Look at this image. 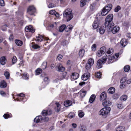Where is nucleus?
<instances>
[{
    "label": "nucleus",
    "instance_id": "1",
    "mask_svg": "<svg viewBox=\"0 0 131 131\" xmlns=\"http://www.w3.org/2000/svg\"><path fill=\"white\" fill-rule=\"evenodd\" d=\"M72 12V10L71 9L68 8L64 12L63 16L66 18L67 21H69L73 17V14Z\"/></svg>",
    "mask_w": 131,
    "mask_h": 131
},
{
    "label": "nucleus",
    "instance_id": "29",
    "mask_svg": "<svg viewBox=\"0 0 131 131\" xmlns=\"http://www.w3.org/2000/svg\"><path fill=\"white\" fill-rule=\"evenodd\" d=\"M31 47L32 48L35 49H37L40 48L39 46L33 42L31 43Z\"/></svg>",
    "mask_w": 131,
    "mask_h": 131
},
{
    "label": "nucleus",
    "instance_id": "20",
    "mask_svg": "<svg viewBox=\"0 0 131 131\" xmlns=\"http://www.w3.org/2000/svg\"><path fill=\"white\" fill-rule=\"evenodd\" d=\"M105 29V27L103 26H102L99 28L98 29H97V32H99L100 33H104Z\"/></svg>",
    "mask_w": 131,
    "mask_h": 131
},
{
    "label": "nucleus",
    "instance_id": "43",
    "mask_svg": "<svg viewBox=\"0 0 131 131\" xmlns=\"http://www.w3.org/2000/svg\"><path fill=\"white\" fill-rule=\"evenodd\" d=\"M17 59L15 56H14L12 59V62L13 64H15L17 61Z\"/></svg>",
    "mask_w": 131,
    "mask_h": 131
},
{
    "label": "nucleus",
    "instance_id": "31",
    "mask_svg": "<svg viewBox=\"0 0 131 131\" xmlns=\"http://www.w3.org/2000/svg\"><path fill=\"white\" fill-rule=\"evenodd\" d=\"M95 97V96L94 95H92L90 97L89 101L91 103H92L94 101Z\"/></svg>",
    "mask_w": 131,
    "mask_h": 131
},
{
    "label": "nucleus",
    "instance_id": "51",
    "mask_svg": "<svg viewBox=\"0 0 131 131\" xmlns=\"http://www.w3.org/2000/svg\"><path fill=\"white\" fill-rule=\"evenodd\" d=\"M91 66L87 63L85 65V68L87 70H89L91 68Z\"/></svg>",
    "mask_w": 131,
    "mask_h": 131
},
{
    "label": "nucleus",
    "instance_id": "3",
    "mask_svg": "<svg viewBox=\"0 0 131 131\" xmlns=\"http://www.w3.org/2000/svg\"><path fill=\"white\" fill-rule=\"evenodd\" d=\"M111 109L110 107H109L103 108L99 111V114L100 115H102L103 117H106L108 113L110 112Z\"/></svg>",
    "mask_w": 131,
    "mask_h": 131
},
{
    "label": "nucleus",
    "instance_id": "59",
    "mask_svg": "<svg viewBox=\"0 0 131 131\" xmlns=\"http://www.w3.org/2000/svg\"><path fill=\"white\" fill-rule=\"evenodd\" d=\"M4 5V3L3 0H0V6H3Z\"/></svg>",
    "mask_w": 131,
    "mask_h": 131
},
{
    "label": "nucleus",
    "instance_id": "14",
    "mask_svg": "<svg viewBox=\"0 0 131 131\" xmlns=\"http://www.w3.org/2000/svg\"><path fill=\"white\" fill-rule=\"evenodd\" d=\"M79 77V74L77 73H73L71 75V80H74L77 79Z\"/></svg>",
    "mask_w": 131,
    "mask_h": 131
},
{
    "label": "nucleus",
    "instance_id": "55",
    "mask_svg": "<svg viewBox=\"0 0 131 131\" xmlns=\"http://www.w3.org/2000/svg\"><path fill=\"white\" fill-rule=\"evenodd\" d=\"M95 4L93 3L92 4H91L90 6V9L91 10H93L95 7Z\"/></svg>",
    "mask_w": 131,
    "mask_h": 131
},
{
    "label": "nucleus",
    "instance_id": "33",
    "mask_svg": "<svg viewBox=\"0 0 131 131\" xmlns=\"http://www.w3.org/2000/svg\"><path fill=\"white\" fill-rule=\"evenodd\" d=\"M107 58V55H106L102 57V63L104 64L105 63Z\"/></svg>",
    "mask_w": 131,
    "mask_h": 131
},
{
    "label": "nucleus",
    "instance_id": "60",
    "mask_svg": "<svg viewBox=\"0 0 131 131\" xmlns=\"http://www.w3.org/2000/svg\"><path fill=\"white\" fill-rule=\"evenodd\" d=\"M61 108L60 107H56L55 108V111L57 112H59L60 111Z\"/></svg>",
    "mask_w": 131,
    "mask_h": 131
},
{
    "label": "nucleus",
    "instance_id": "37",
    "mask_svg": "<svg viewBox=\"0 0 131 131\" xmlns=\"http://www.w3.org/2000/svg\"><path fill=\"white\" fill-rule=\"evenodd\" d=\"M94 59H93L91 58L89 59L87 63L91 66H92L94 63Z\"/></svg>",
    "mask_w": 131,
    "mask_h": 131
},
{
    "label": "nucleus",
    "instance_id": "28",
    "mask_svg": "<svg viewBox=\"0 0 131 131\" xmlns=\"http://www.w3.org/2000/svg\"><path fill=\"white\" fill-rule=\"evenodd\" d=\"M115 91V89L114 88L111 87L108 90V92L110 94H112L114 93Z\"/></svg>",
    "mask_w": 131,
    "mask_h": 131
},
{
    "label": "nucleus",
    "instance_id": "39",
    "mask_svg": "<svg viewBox=\"0 0 131 131\" xmlns=\"http://www.w3.org/2000/svg\"><path fill=\"white\" fill-rule=\"evenodd\" d=\"M106 50V47H103L101 48L100 50V51L103 54H104Z\"/></svg>",
    "mask_w": 131,
    "mask_h": 131
},
{
    "label": "nucleus",
    "instance_id": "27",
    "mask_svg": "<svg viewBox=\"0 0 131 131\" xmlns=\"http://www.w3.org/2000/svg\"><path fill=\"white\" fill-rule=\"evenodd\" d=\"M15 42L17 45L19 46H21L23 43L22 41L18 40H15Z\"/></svg>",
    "mask_w": 131,
    "mask_h": 131
},
{
    "label": "nucleus",
    "instance_id": "45",
    "mask_svg": "<svg viewBox=\"0 0 131 131\" xmlns=\"http://www.w3.org/2000/svg\"><path fill=\"white\" fill-rule=\"evenodd\" d=\"M4 75L5 76L6 78L7 79H9V78L10 74L8 72H5L4 74Z\"/></svg>",
    "mask_w": 131,
    "mask_h": 131
},
{
    "label": "nucleus",
    "instance_id": "38",
    "mask_svg": "<svg viewBox=\"0 0 131 131\" xmlns=\"http://www.w3.org/2000/svg\"><path fill=\"white\" fill-rule=\"evenodd\" d=\"M84 113L82 111L80 110L78 111V115L80 117H82L84 116Z\"/></svg>",
    "mask_w": 131,
    "mask_h": 131
},
{
    "label": "nucleus",
    "instance_id": "7",
    "mask_svg": "<svg viewBox=\"0 0 131 131\" xmlns=\"http://www.w3.org/2000/svg\"><path fill=\"white\" fill-rule=\"evenodd\" d=\"M101 19L100 17L98 15L96 16L95 20L93 24V27L94 29H97L99 24V21Z\"/></svg>",
    "mask_w": 131,
    "mask_h": 131
},
{
    "label": "nucleus",
    "instance_id": "63",
    "mask_svg": "<svg viewBox=\"0 0 131 131\" xmlns=\"http://www.w3.org/2000/svg\"><path fill=\"white\" fill-rule=\"evenodd\" d=\"M18 96L21 97H23L25 96V95L23 93H20L18 94Z\"/></svg>",
    "mask_w": 131,
    "mask_h": 131
},
{
    "label": "nucleus",
    "instance_id": "50",
    "mask_svg": "<svg viewBox=\"0 0 131 131\" xmlns=\"http://www.w3.org/2000/svg\"><path fill=\"white\" fill-rule=\"evenodd\" d=\"M3 117L5 119H7L9 117H11L12 116H10L9 114L6 113H5L3 116Z\"/></svg>",
    "mask_w": 131,
    "mask_h": 131
},
{
    "label": "nucleus",
    "instance_id": "13",
    "mask_svg": "<svg viewBox=\"0 0 131 131\" xmlns=\"http://www.w3.org/2000/svg\"><path fill=\"white\" fill-rule=\"evenodd\" d=\"M90 73L89 72H86L82 76V79L84 81L87 80L90 77Z\"/></svg>",
    "mask_w": 131,
    "mask_h": 131
},
{
    "label": "nucleus",
    "instance_id": "40",
    "mask_svg": "<svg viewBox=\"0 0 131 131\" xmlns=\"http://www.w3.org/2000/svg\"><path fill=\"white\" fill-rule=\"evenodd\" d=\"M29 76L26 73H24L23 75L22 78L23 79L27 80L28 79Z\"/></svg>",
    "mask_w": 131,
    "mask_h": 131
},
{
    "label": "nucleus",
    "instance_id": "10",
    "mask_svg": "<svg viewBox=\"0 0 131 131\" xmlns=\"http://www.w3.org/2000/svg\"><path fill=\"white\" fill-rule=\"evenodd\" d=\"M25 31L26 32H31L34 33L35 31V29L31 25H29L26 26L25 28Z\"/></svg>",
    "mask_w": 131,
    "mask_h": 131
},
{
    "label": "nucleus",
    "instance_id": "18",
    "mask_svg": "<svg viewBox=\"0 0 131 131\" xmlns=\"http://www.w3.org/2000/svg\"><path fill=\"white\" fill-rule=\"evenodd\" d=\"M107 97L106 94L105 92H103L100 96V100L101 101H103L105 100Z\"/></svg>",
    "mask_w": 131,
    "mask_h": 131
},
{
    "label": "nucleus",
    "instance_id": "62",
    "mask_svg": "<svg viewBox=\"0 0 131 131\" xmlns=\"http://www.w3.org/2000/svg\"><path fill=\"white\" fill-rule=\"evenodd\" d=\"M126 35L127 37L129 38H131V33H126Z\"/></svg>",
    "mask_w": 131,
    "mask_h": 131
},
{
    "label": "nucleus",
    "instance_id": "15",
    "mask_svg": "<svg viewBox=\"0 0 131 131\" xmlns=\"http://www.w3.org/2000/svg\"><path fill=\"white\" fill-rule=\"evenodd\" d=\"M43 118L41 116H37L34 119V122L36 123L41 122H42Z\"/></svg>",
    "mask_w": 131,
    "mask_h": 131
},
{
    "label": "nucleus",
    "instance_id": "34",
    "mask_svg": "<svg viewBox=\"0 0 131 131\" xmlns=\"http://www.w3.org/2000/svg\"><path fill=\"white\" fill-rule=\"evenodd\" d=\"M113 49L112 48H110L108 49L106 53L108 55L112 54L113 53Z\"/></svg>",
    "mask_w": 131,
    "mask_h": 131
},
{
    "label": "nucleus",
    "instance_id": "52",
    "mask_svg": "<svg viewBox=\"0 0 131 131\" xmlns=\"http://www.w3.org/2000/svg\"><path fill=\"white\" fill-rule=\"evenodd\" d=\"M96 77L97 78H101V74L100 72H98L95 74Z\"/></svg>",
    "mask_w": 131,
    "mask_h": 131
},
{
    "label": "nucleus",
    "instance_id": "58",
    "mask_svg": "<svg viewBox=\"0 0 131 131\" xmlns=\"http://www.w3.org/2000/svg\"><path fill=\"white\" fill-rule=\"evenodd\" d=\"M47 65V62H43L42 64V66H44V67L43 68V69H44L46 68V66Z\"/></svg>",
    "mask_w": 131,
    "mask_h": 131
},
{
    "label": "nucleus",
    "instance_id": "57",
    "mask_svg": "<svg viewBox=\"0 0 131 131\" xmlns=\"http://www.w3.org/2000/svg\"><path fill=\"white\" fill-rule=\"evenodd\" d=\"M96 54L98 57H100L101 56L102 54H103L101 52L100 50H99L97 51Z\"/></svg>",
    "mask_w": 131,
    "mask_h": 131
},
{
    "label": "nucleus",
    "instance_id": "5",
    "mask_svg": "<svg viewBox=\"0 0 131 131\" xmlns=\"http://www.w3.org/2000/svg\"><path fill=\"white\" fill-rule=\"evenodd\" d=\"M112 7L111 4H109L104 7L101 13L102 15L103 16L106 15L112 9Z\"/></svg>",
    "mask_w": 131,
    "mask_h": 131
},
{
    "label": "nucleus",
    "instance_id": "36",
    "mask_svg": "<svg viewBox=\"0 0 131 131\" xmlns=\"http://www.w3.org/2000/svg\"><path fill=\"white\" fill-rule=\"evenodd\" d=\"M87 2L86 0H81L80 1V6L81 7H83L86 4V2Z\"/></svg>",
    "mask_w": 131,
    "mask_h": 131
},
{
    "label": "nucleus",
    "instance_id": "48",
    "mask_svg": "<svg viewBox=\"0 0 131 131\" xmlns=\"http://www.w3.org/2000/svg\"><path fill=\"white\" fill-rule=\"evenodd\" d=\"M121 7L119 5H118L114 9V11L115 12H118L119 10L121 9Z\"/></svg>",
    "mask_w": 131,
    "mask_h": 131
},
{
    "label": "nucleus",
    "instance_id": "24",
    "mask_svg": "<svg viewBox=\"0 0 131 131\" xmlns=\"http://www.w3.org/2000/svg\"><path fill=\"white\" fill-rule=\"evenodd\" d=\"M120 43L122 47H124L127 44V42L125 39H122Z\"/></svg>",
    "mask_w": 131,
    "mask_h": 131
},
{
    "label": "nucleus",
    "instance_id": "17",
    "mask_svg": "<svg viewBox=\"0 0 131 131\" xmlns=\"http://www.w3.org/2000/svg\"><path fill=\"white\" fill-rule=\"evenodd\" d=\"M6 61V58L5 57H2L0 59V62L1 64L2 65H4L5 64Z\"/></svg>",
    "mask_w": 131,
    "mask_h": 131
},
{
    "label": "nucleus",
    "instance_id": "47",
    "mask_svg": "<svg viewBox=\"0 0 131 131\" xmlns=\"http://www.w3.org/2000/svg\"><path fill=\"white\" fill-rule=\"evenodd\" d=\"M86 127L84 126H82L80 128L79 131H86Z\"/></svg>",
    "mask_w": 131,
    "mask_h": 131
},
{
    "label": "nucleus",
    "instance_id": "54",
    "mask_svg": "<svg viewBox=\"0 0 131 131\" xmlns=\"http://www.w3.org/2000/svg\"><path fill=\"white\" fill-rule=\"evenodd\" d=\"M56 6V5L52 3H50L48 7L50 8H51L54 7Z\"/></svg>",
    "mask_w": 131,
    "mask_h": 131
},
{
    "label": "nucleus",
    "instance_id": "19",
    "mask_svg": "<svg viewBox=\"0 0 131 131\" xmlns=\"http://www.w3.org/2000/svg\"><path fill=\"white\" fill-rule=\"evenodd\" d=\"M58 68V71L59 72H62L64 70V68L62 66L60 63H58L57 66Z\"/></svg>",
    "mask_w": 131,
    "mask_h": 131
},
{
    "label": "nucleus",
    "instance_id": "32",
    "mask_svg": "<svg viewBox=\"0 0 131 131\" xmlns=\"http://www.w3.org/2000/svg\"><path fill=\"white\" fill-rule=\"evenodd\" d=\"M80 96L82 97H84L86 94V91H81L80 92Z\"/></svg>",
    "mask_w": 131,
    "mask_h": 131
},
{
    "label": "nucleus",
    "instance_id": "21",
    "mask_svg": "<svg viewBox=\"0 0 131 131\" xmlns=\"http://www.w3.org/2000/svg\"><path fill=\"white\" fill-rule=\"evenodd\" d=\"M104 107L110 106L111 104V103L109 100L105 101L103 102L102 103Z\"/></svg>",
    "mask_w": 131,
    "mask_h": 131
},
{
    "label": "nucleus",
    "instance_id": "49",
    "mask_svg": "<svg viewBox=\"0 0 131 131\" xmlns=\"http://www.w3.org/2000/svg\"><path fill=\"white\" fill-rule=\"evenodd\" d=\"M117 107L119 109H121L123 107V106L122 103H118L117 105Z\"/></svg>",
    "mask_w": 131,
    "mask_h": 131
},
{
    "label": "nucleus",
    "instance_id": "30",
    "mask_svg": "<svg viewBox=\"0 0 131 131\" xmlns=\"http://www.w3.org/2000/svg\"><path fill=\"white\" fill-rule=\"evenodd\" d=\"M44 82H42L43 84L45 83L46 85L48 84L49 83L50 80L48 77H46L43 79Z\"/></svg>",
    "mask_w": 131,
    "mask_h": 131
},
{
    "label": "nucleus",
    "instance_id": "42",
    "mask_svg": "<svg viewBox=\"0 0 131 131\" xmlns=\"http://www.w3.org/2000/svg\"><path fill=\"white\" fill-rule=\"evenodd\" d=\"M42 72V70L41 69L38 68L36 70V75H38L40 74Z\"/></svg>",
    "mask_w": 131,
    "mask_h": 131
},
{
    "label": "nucleus",
    "instance_id": "9",
    "mask_svg": "<svg viewBox=\"0 0 131 131\" xmlns=\"http://www.w3.org/2000/svg\"><path fill=\"white\" fill-rule=\"evenodd\" d=\"M119 53H116L115 56H110L108 58V63L110 64L112 63L114 61L116 60L115 57H116V58H117L119 56Z\"/></svg>",
    "mask_w": 131,
    "mask_h": 131
},
{
    "label": "nucleus",
    "instance_id": "46",
    "mask_svg": "<svg viewBox=\"0 0 131 131\" xmlns=\"http://www.w3.org/2000/svg\"><path fill=\"white\" fill-rule=\"evenodd\" d=\"M127 99V96L126 95H123L121 97V100L125 101Z\"/></svg>",
    "mask_w": 131,
    "mask_h": 131
},
{
    "label": "nucleus",
    "instance_id": "26",
    "mask_svg": "<svg viewBox=\"0 0 131 131\" xmlns=\"http://www.w3.org/2000/svg\"><path fill=\"white\" fill-rule=\"evenodd\" d=\"M102 60H99L97 62V67L98 69L102 67Z\"/></svg>",
    "mask_w": 131,
    "mask_h": 131
},
{
    "label": "nucleus",
    "instance_id": "22",
    "mask_svg": "<svg viewBox=\"0 0 131 131\" xmlns=\"http://www.w3.org/2000/svg\"><path fill=\"white\" fill-rule=\"evenodd\" d=\"M72 104V102L70 100H67L64 102V105L66 107L71 106Z\"/></svg>",
    "mask_w": 131,
    "mask_h": 131
},
{
    "label": "nucleus",
    "instance_id": "16",
    "mask_svg": "<svg viewBox=\"0 0 131 131\" xmlns=\"http://www.w3.org/2000/svg\"><path fill=\"white\" fill-rule=\"evenodd\" d=\"M52 113V111L50 110H43L42 112V115L43 116H46L47 115H50Z\"/></svg>",
    "mask_w": 131,
    "mask_h": 131
},
{
    "label": "nucleus",
    "instance_id": "35",
    "mask_svg": "<svg viewBox=\"0 0 131 131\" xmlns=\"http://www.w3.org/2000/svg\"><path fill=\"white\" fill-rule=\"evenodd\" d=\"M75 114L73 112L70 113L68 115V116L69 118H72L75 117Z\"/></svg>",
    "mask_w": 131,
    "mask_h": 131
},
{
    "label": "nucleus",
    "instance_id": "56",
    "mask_svg": "<svg viewBox=\"0 0 131 131\" xmlns=\"http://www.w3.org/2000/svg\"><path fill=\"white\" fill-rule=\"evenodd\" d=\"M49 14L52 15H54L56 13V12L55 10H51L49 12Z\"/></svg>",
    "mask_w": 131,
    "mask_h": 131
},
{
    "label": "nucleus",
    "instance_id": "12",
    "mask_svg": "<svg viewBox=\"0 0 131 131\" xmlns=\"http://www.w3.org/2000/svg\"><path fill=\"white\" fill-rule=\"evenodd\" d=\"M39 36L38 37H37L36 38V41H41L43 39H45L47 40L48 39L46 37L43 36L42 35H39Z\"/></svg>",
    "mask_w": 131,
    "mask_h": 131
},
{
    "label": "nucleus",
    "instance_id": "61",
    "mask_svg": "<svg viewBox=\"0 0 131 131\" xmlns=\"http://www.w3.org/2000/svg\"><path fill=\"white\" fill-rule=\"evenodd\" d=\"M63 56L61 54H59L57 57V59L59 60H61Z\"/></svg>",
    "mask_w": 131,
    "mask_h": 131
},
{
    "label": "nucleus",
    "instance_id": "64",
    "mask_svg": "<svg viewBox=\"0 0 131 131\" xmlns=\"http://www.w3.org/2000/svg\"><path fill=\"white\" fill-rule=\"evenodd\" d=\"M14 38V37L13 35L12 34L9 37V39L10 41L13 40Z\"/></svg>",
    "mask_w": 131,
    "mask_h": 131
},
{
    "label": "nucleus",
    "instance_id": "6",
    "mask_svg": "<svg viewBox=\"0 0 131 131\" xmlns=\"http://www.w3.org/2000/svg\"><path fill=\"white\" fill-rule=\"evenodd\" d=\"M113 15L111 14L107 16L105 19V23L106 27H107L109 26L110 24L112 23L111 22L113 19Z\"/></svg>",
    "mask_w": 131,
    "mask_h": 131
},
{
    "label": "nucleus",
    "instance_id": "8",
    "mask_svg": "<svg viewBox=\"0 0 131 131\" xmlns=\"http://www.w3.org/2000/svg\"><path fill=\"white\" fill-rule=\"evenodd\" d=\"M35 11V8L33 5L30 6L27 10L28 13L30 15H34V13Z\"/></svg>",
    "mask_w": 131,
    "mask_h": 131
},
{
    "label": "nucleus",
    "instance_id": "4",
    "mask_svg": "<svg viewBox=\"0 0 131 131\" xmlns=\"http://www.w3.org/2000/svg\"><path fill=\"white\" fill-rule=\"evenodd\" d=\"M73 28V26L71 25H69L66 27L65 25H63L60 26L59 28V31L60 32H63L65 29L66 32H70Z\"/></svg>",
    "mask_w": 131,
    "mask_h": 131
},
{
    "label": "nucleus",
    "instance_id": "2",
    "mask_svg": "<svg viewBox=\"0 0 131 131\" xmlns=\"http://www.w3.org/2000/svg\"><path fill=\"white\" fill-rule=\"evenodd\" d=\"M109 26L107 27V30L108 32H112V33H117L119 31V26H116L113 28L114 25L113 23H112Z\"/></svg>",
    "mask_w": 131,
    "mask_h": 131
},
{
    "label": "nucleus",
    "instance_id": "25",
    "mask_svg": "<svg viewBox=\"0 0 131 131\" xmlns=\"http://www.w3.org/2000/svg\"><path fill=\"white\" fill-rule=\"evenodd\" d=\"M84 50L83 49H81L79 51V56L80 58H82L84 56Z\"/></svg>",
    "mask_w": 131,
    "mask_h": 131
},
{
    "label": "nucleus",
    "instance_id": "44",
    "mask_svg": "<svg viewBox=\"0 0 131 131\" xmlns=\"http://www.w3.org/2000/svg\"><path fill=\"white\" fill-rule=\"evenodd\" d=\"M130 70V67L128 65H126L124 67V70L125 72H128Z\"/></svg>",
    "mask_w": 131,
    "mask_h": 131
},
{
    "label": "nucleus",
    "instance_id": "11",
    "mask_svg": "<svg viewBox=\"0 0 131 131\" xmlns=\"http://www.w3.org/2000/svg\"><path fill=\"white\" fill-rule=\"evenodd\" d=\"M67 74V72H64L62 73V78H57L53 81V82L54 83H57L59 81H60L63 80L64 78H65V77L66 76Z\"/></svg>",
    "mask_w": 131,
    "mask_h": 131
},
{
    "label": "nucleus",
    "instance_id": "53",
    "mask_svg": "<svg viewBox=\"0 0 131 131\" xmlns=\"http://www.w3.org/2000/svg\"><path fill=\"white\" fill-rule=\"evenodd\" d=\"M96 48V45L95 44H94L91 47V48L92 50L93 51H95V50Z\"/></svg>",
    "mask_w": 131,
    "mask_h": 131
},
{
    "label": "nucleus",
    "instance_id": "23",
    "mask_svg": "<svg viewBox=\"0 0 131 131\" xmlns=\"http://www.w3.org/2000/svg\"><path fill=\"white\" fill-rule=\"evenodd\" d=\"M7 86V83L4 80L1 81L0 83V87L1 88H6Z\"/></svg>",
    "mask_w": 131,
    "mask_h": 131
},
{
    "label": "nucleus",
    "instance_id": "41",
    "mask_svg": "<svg viewBox=\"0 0 131 131\" xmlns=\"http://www.w3.org/2000/svg\"><path fill=\"white\" fill-rule=\"evenodd\" d=\"M124 127H123L120 126L117 127L116 129V131H123L124 130Z\"/></svg>",
    "mask_w": 131,
    "mask_h": 131
}]
</instances>
